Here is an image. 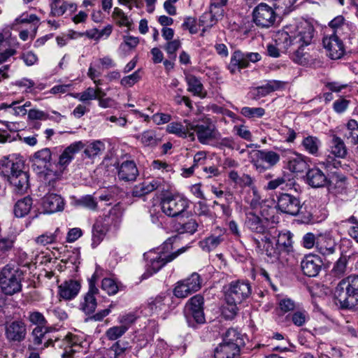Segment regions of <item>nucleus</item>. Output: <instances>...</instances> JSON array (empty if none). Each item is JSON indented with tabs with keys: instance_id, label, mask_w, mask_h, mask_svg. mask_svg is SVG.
I'll return each instance as SVG.
<instances>
[{
	"instance_id": "5",
	"label": "nucleus",
	"mask_w": 358,
	"mask_h": 358,
	"mask_svg": "<svg viewBox=\"0 0 358 358\" xmlns=\"http://www.w3.org/2000/svg\"><path fill=\"white\" fill-rule=\"evenodd\" d=\"M293 41L296 43V49H294V55L293 60L296 63L302 64L306 59L303 58L301 48L311 43L314 36L313 26L306 20H301L297 24L292 25Z\"/></svg>"
},
{
	"instance_id": "52",
	"label": "nucleus",
	"mask_w": 358,
	"mask_h": 358,
	"mask_svg": "<svg viewBox=\"0 0 358 358\" xmlns=\"http://www.w3.org/2000/svg\"><path fill=\"white\" fill-rule=\"evenodd\" d=\"M60 230L57 228L54 233L46 232L36 238V242L41 245H46L55 243L58 237Z\"/></svg>"
},
{
	"instance_id": "3",
	"label": "nucleus",
	"mask_w": 358,
	"mask_h": 358,
	"mask_svg": "<svg viewBox=\"0 0 358 358\" xmlns=\"http://www.w3.org/2000/svg\"><path fill=\"white\" fill-rule=\"evenodd\" d=\"M334 299L341 308L351 309L358 305V275H349L338 284Z\"/></svg>"
},
{
	"instance_id": "48",
	"label": "nucleus",
	"mask_w": 358,
	"mask_h": 358,
	"mask_svg": "<svg viewBox=\"0 0 358 358\" xmlns=\"http://www.w3.org/2000/svg\"><path fill=\"white\" fill-rule=\"evenodd\" d=\"M171 354V350L166 342L162 340L157 341L152 358H169Z\"/></svg>"
},
{
	"instance_id": "49",
	"label": "nucleus",
	"mask_w": 358,
	"mask_h": 358,
	"mask_svg": "<svg viewBox=\"0 0 358 358\" xmlns=\"http://www.w3.org/2000/svg\"><path fill=\"white\" fill-rule=\"evenodd\" d=\"M112 17L120 27H126L129 29L131 27V21L123 10L118 7L114 8Z\"/></svg>"
},
{
	"instance_id": "23",
	"label": "nucleus",
	"mask_w": 358,
	"mask_h": 358,
	"mask_svg": "<svg viewBox=\"0 0 358 358\" xmlns=\"http://www.w3.org/2000/svg\"><path fill=\"white\" fill-rule=\"evenodd\" d=\"M138 176V170L133 160H126L117 166V176L125 182L135 181Z\"/></svg>"
},
{
	"instance_id": "58",
	"label": "nucleus",
	"mask_w": 358,
	"mask_h": 358,
	"mask_svg": "<svg viewBox=\"0 0 358 358\" xmlns=\"http://www.w3.org/2000/svg\"><path fill=\"white\" fill-rule=\"evenodd\" d=\"M140 73L141 70L138 69L137 71H134L132 74L123 77L120 80L121 85L124 87H132L141 80V76Z\"/></svg>"
},
{
	"instance_id": "17",
	"label": "nucleus",
	"mask_w": 358,
	"mask_h": 358,
	"mask_svg": "<svg viewBox=\"0 0 358 358\" xmlns=\"http://www.w3.org/2000/svg\"><path fill=\"white\" fill-rule=\"evenodd\" d=\"M322 44L327 55L332 59H338L345 54V46L340 38V36L334 34H325Z\"/></svg>"
},
{
	"instance_id": "56",
	"label": "nucleus",
	"mask_w": 358,
	"mask_h": 358,
	"mask_svg": "<svg viewBox=\"0 0 358 358\" xmlns=\"http://www.w3.org/2000/svg\"><path fill=\"white\" fill-rule=\"evenodd\" d=\"M127 330L128 327L125 325L115 326L106 331V336L108 339L115 341L124 335Z\"/></svg>"
},
{
	"instance_id": "63",
	"label": "nucleus",
	"mask_w": 358,
	"mask_h": 358,
	"mask_svg": "<svg viewBox=\"0 0 358 358\" xmlns=\"http://www.w3.org/2000/svg\"><path fill=\"white\" fill-rule=\"evenodd\" d=\"M78 203L82 206L92 210H97V201L92 195H85L82 196Z\"/></svg>"
},
{
	"instance_id": "21",
	"label": "nucleus",
	"mask_w": 358,
	"mask_h": 358,
	"mask_svg": "<svg viewBox=\"0 0 358 358\" xmlns=\"http://www.w3.org/2000/svg\"><path fill=\"white\" fill-rule=\"evenodd\" d=\"M64 206V199L55 193H47L41 199V206L45 213L51 214L62 211Z\"/></svg>"
},
{
	"instance_id": "4",
	"label": "nucleus",
	"mask_w": 358,
	"mask_h": 358,
	"mask_svg": "<svg viewBox=\"0 0 358 358\" xmlns=\"http://www.w3.org/2000/svg\"><path fill=\"white\" fill-rule=\"evenodd\" d=\"M3 171L8 177L10 183L19 193L24 192L29 187V175L23 171L24 164L22 160L13 162L7 158L2 164Z\"/></svg>"
},
{
	"instance_id": "57",
	"label": "nucleus",
	"mask_w": 358,
	"mask_h": 358,
	"mask_svg": "<svg viewBox=\"0 0 358 358\" xmlns=\"http://www.w3.org/2000/svg\"><path fill=\"white\" fill-rule=\"evenodd\" d=\"M71 95L82 102H87L96 99V91L90 87L82 92L71 94Z\"/></svg>"
},
{
	"instance_id": "40",
	"label": "nucleus",
	"mask_w": 358,
	"mask_h": 358,
	"mask_svg": "<svg viewBox=\"0 0 358 358\" xmlns=\"http://www.w3.org/2000/svg\"><path fill=\"white\" fill-rule=\"evenodd\" d=\"M301 145L305 151L313 156L319 155V150L321 146V141L317 136H308L305 137Z\"/></svg>"
},
{
	"instance_id": "33",
	"label": "nucleus",
	"mask_w": 358,
	"mask_h": 358,
	"mask_svg": "<svg viewBox=\"0 0 358 358\" xmlns=\"http://www.w3.org/2000/svg\"><path fill=\"white\" fill-rule=\"evenodd\" d=\"M108 231V224L103 219L97 220L92 227V246L96 247L103 239Z\"/></svg>"
},
{
	"instance_id": "47",
	"label": "nucleus",
	"mask_w": 358,
	"mask_h": 358,
	"mask_svg": "<svg viewBox=\"0 0 358 358\" xmlns=\"http://www.w3.org/2000/svg\"><path fill=\"white\" fill-rule=\"evenodd\" d=\"M224 241L223 235H211L201 241V245L203 250L210 251L217 248Z\"/></svg>"
},
{
	"instance_id": "42",
	"label": "nucleus",
	"mask_w": 358,
	"mask_h": 358,
	"mask_svg": "<svg viewBox=\"0 0 358 358\" xmlns=\"http://www.w3.org/2000/svg\"><path fill=\"white\" fill-rule=\"evenodd\" d=\"M32 206V199L30 196H25L17 201L14 207L15 215L17 217H22L27 215Z\"/></svg>"
},
{
	"instance_id": "62",
	"label": "nucleus",
	"mask_w": 358,
	"mask_h": 358,
	"mask_svg": "<svg viewBox=\"0 0 358 358\" xmlns=\"http://www.w3.org/2000/svg\"><path fill=\"white\" fill-rule=\"evenodd\" d=\"M101 288L109 295H114L118 292L116 282L111 278H104L101 282Z\"/></svg>"
},
{
	"instance_id": "25",
	"label": "nucleus",
	"mask_w": 358,
	"mask_h": 358,
	"mask_svg": "<svg viewBox=\"0 0 358 358\" xmlns=\"http://www.w3.org/2000/svg\"><path fill=\"white\" fill-rule=\"evenodd\" d=\"M293 34L292 24L286 27L285 29L277 31L274 36L275 45L282 51H287L292 46L296 47V43L293 41Z\"/></svg>"
},
{
	"instance_id": "51",
	"label": "nucleus",
	"mask_w": 358,
	"mask_h": 358,
	"mask_svg": "<svg viewBox=\"0 0 358 358\" xmlns=\"http://www.w3.org/2000/svg\"><path fill=\"white\" fill-rule=\"evenodd\" d=\"M192 292H196L201 288L202 279L196 272L192 273L188 278L183 280Z\"/></svg>"
},
{
	"instance_id": "64",
	"label": "nucleus",
	"mask_w": 358,
	"mask_h": 358,
	"mask_svg": "<svg viewBox=\"0 0 358 358\" xmlns=\"http://www.w3.org/2000/svg\"><path fill=\"white\" fill-rule=\"evenodd\" d=\"M308 318V315L306 310H297L292 315V321L297 327L303 326Z\"/></svg>"
},
{
	"instance_id": "53",
	"label": "nucleus",
	"mask_w": 358,
	"mask_h": 358,
	"mask_svg": "<svg viewBox=\"0 0 358 358\" xmlns=\"http://www.w3.org/2000/svg\"><path fill=\"white\" fill-rule=\"evenodd\" d=\"M127 348L126 343L117 341L108 349V356L109 358H120L124 355Z\"/></svg>"
},
{
	"instance_id": "27",
	"label": "nucleus",
	"mask_w": 358,
	"mask_h": 358,
	"mask_svg": "<svg viewBox=\"0 0 358 358\" xmlns=\"http://www.w3.org/2000/svg\"><path fill=\"white\" fill-rule=\"evenodd\" d=\"M336 243L329 235L320 234L317 237L316 248L323 256H329L335 252Z\"/></svg>"
},
{
	"instance_id": "61",
	"label": "nucleus",
	"mask_w": 358,
	"mask_h": 358,
	"mask_svg": "<svg viewBox=\"0 0 358 358\" xmlns=\"http://www.w3.org/2000/svg\"><path fill=\"white\" fill-rule=\"evenodd\" d=\"M348 133L345 137L350 141L358 136V122L354 119H350L345 124Z\"/></svg>"
},
{
	"instance_id": "26",
	"label": "nucleus",
	"mask_w": 358,
	"mask_h": 358,
	"mask_svg": "<svg viewBox=\"0 0 358 358\" xmlns=\"http://www.w3.org/2000/svg\"><path fill=\"white\" fill-rule=\"evenodd\" d=\"M50 15L54 17H60L66 12L70 14L75 13L77 10V4L64 0H54L49 2Z\"/></svg>"
},
{
	"instance_id": "37",
	"label": "nucleus",
	"mask_w": 358,
	"mask_h": 358,
	"mask_svg": "<svg viewBox=\"0 0 358 358\" xmlns=\"http://www.w3.org/2000/svg\"><path fill=\"white\" fill-rule=\"evenodd\" d=\"M308 166L306 157L300 154H296L290 157L287 163V168L292 173H302L307 169Z\"/></svg>"
},
{
	"instance_id": "55",
	"label": "nucleus",
	"mask_w": 358,
	"mask_h": 358,
	"mask_svg": "<svg viewBox=\"0 0 358 358\" xmlns=\"http://www.w3.org/2000/svg\"><path fill=\"white\" fill-rule=\"evenodd\" d=\"M192 293L183 280L178 281L173 289V294L177 298L184 299Z\"/></svg>"
},
{
	"instance_id": "39",
	"label": "nucleus",
	"mask_w": 358,
	"mask_h": 358,
	"mask_svg": "<svg viewBox=\"0 0 358 358\" xmlns=\"http://www.w3.org/2000/svg\"><path fill=\"white\" fill-rule=\"evenodd\" d=\"M280 87V82L277 80H270L265 85L257 87L252 91V95L254 98L263 97L272 92H274Z\"/></svg>"
},
{
	"instance_id": "60",
	"label": "nucleus",
	"mask_w": 358,
	"mask_h": 358,
	"mask_svg": "<svg viewBox=\"0 0 358 358\" xmlns=\"http://www.w3.org/2000/svg\"><path fill=\"white\" fill-rule=\"evenodd\" d=\"M241 114L246 117H262L265 114V110L263 108H250L243 107L241 109Z\"/></svg>"
},
{
	"instance_id": "45",
	"label": "nucleus",
	"mask_w": 358,
	"mask_h": 358,
	"mask_svg": "<svg viewBox=\"0 0 358 358\" xmlns=\"http://www.w3.org/2000/svg\"><path fill=\"white\" fill-rule=\"evenodd\" d=\"M105 148V144L102 141H94L85 147L84 154L87 158H94L101 154Z\"/></svg>"
},
{
	"instance_id": "38",
	"label": "nucleus",
	"mask_w": 358,
	"mask_h": 358,
	"mask_svg": "<svg viewBox=\"0 0 358 358\" xmlns=\"http://www.w3.org/2000/svg\"><path fill=\"white\" fill-rule=\"evenodd\" d=\"M223 10L210 9L209 12L204 13L199 18V24L206 28L212 27L217 21L218 17L222 16Z\"/></svg>"
},
{
	"instance_id": "30",
	"label": "nucleus",
	"mask_w": 358,
	"mask_h": 358,
	"mask_svg": "<svg viewBox=\"0 0 358 358\" xmlns=\"http://www.w3.org/2000/svg\"><path fill=\"white\" fill-rule=\"evenodd\" d=\"M348 31H349L348 22L343 15H338L329 22L325 34L341 36L347 33Z\"/></svg>"
},
{
	"instance_id": "59",
	"label": "nucleus",
	"mask_w": 358,
	"mask_h": 358,
	"mask_svg": "<svg viewBox=\"0 0 358 358\" xmlns=\"http://www.w3.org/2000/svg\"><path fill=\"white\" fill-rule=\"evenodd\" d=\"M348 259L346 256L341 257L336 262L332 273L334 275L341 277L345 274L347 271Z\"/></svg>"
},
{
	"instance_id": "50",
	"label": "nucleus",
	"mask_w": 358,
	"mask_h": 358,
	"mask_svg": "<svg viewBox=\"0 0 358 358\" xmlns=\"http://www.w3.org/2000/svg\"><path fill=\"white\" fill-rule=\"evenodd\" d=\"M80 309L86 314H92L96 306L97 303L95 296L85 295L83 301L80 303Z\"/></svg>"
},
{
	"instance_id": "10",
	"label": "nucleus",
	"mask_w": 358,
	"mask_h": 358,
	"mask_svg": "<svg viewBox=\"0 0 358 358\" xmlns=\"http://www.w3.org/2000/svg\"><path fill=\"white\" fill-rule=\"evenodd\" d=\"M189 205V200L180 194L166 195L161 201L162 211L171 217L182 215Z\"/></svg>"
},
{
	"instance_id": "29",
	"label": "nucleus",
	"mask_w": 358,
	"mask_h": 358,
	"mask_svg": "<svg viewBox=\"0 0 358 358\" xmlns=\"http://www.w3.org/2000/svg\"><path fill=\"white\" fill-rule=\"evenodd\" d=\"M80 289V284L77 280L65 281L59 286V296L66 300L75 298Z\"/></svg>"
},
{
	"instance_id": "20",
	"label": "nucleus",
	"mask_w": 358,
	"mask_h": 358,
	"mask_svg": "<svg viewBox=\"0 0 358 358\" xmlns=\"http://www.w3.org/2000/svg\"><path fill=\"white\" fill-rule=\"evenodd\" d=\"M5 336L11 342H22L27 336V326L22 320H14L5 325Z\"/></svg>"
},
{
	"instance_id": "22",
	"label": "nucleus",
	"mask_w": 358,
	"mask_h": 358,
	"mask_svg": "<svg viewBox=\"0 0 358 358\" xmlns=\"http://www.w3.org/2000/svg\"><path fill=\"white\" fill-rule=\"evenodd\" d=\"M322 267L320 258L315 255H308L303 257L301 262L303 273L308 277L317 275Z\"/></svg>"
},
{
	"instance_id": "9",
	"label": "nucleus",
	"mask_w": 358,
	"mask_h": 358,
	"mask_svg": "<svg viewBox=\"0 0 358 358\" xmlns=\"http://www.w3.org/2000/svg\"><path fill=\"white\" fill-rule=\"evenodd\" d=\"M252 241L255 246V251L261 255H265L267 257V261L271 263L280 262L282 263L285 260V255L281 251L280 248L273 245L271 239V234L264 236V237L252 236Z\"/></svg>"
},
{
	"instance_id": "31",
	"label": "nucleus",
	"mask_w": 358,
	"mask_h": 358,
	"mask_svg": "<svg viewBox=\"0 0 358 358\" xmlns=\"http://www.w3.org/2000/svg\"><path fill=\"white\" fill-rule=\"evenodd\" d=\"M85 147L82 141H76L69 145L59 157L58 164L60 166L66 167L73 159L74 155Z\"/></svg>"
},
{
	"instance_id": "18",
	"label": "nucleus",
	"mask_w": 358,
	"mask_h": 358,
	"mask_svg": "<svg viewBox=\"0 0 358 358\" xmlns=\"http://www.w3.org/2000/svg\"><path fill=\"white\" fill-rule=\"evenodd\" d=\"M245 224L253 234L252 236L264 237L270 234L268 219L262 218L252 211L245 213Z\"/></svg>"
},
{
	"instance_id": "1",
	"label": "nucleus",
	"mask_w": 358,
	"mask_h": 358,
	"mask_svg": "<svg viewBox=\"0 0 358 358\" xmlns=\"http://www.w3.org/2000/svg\"><path fill=\"white\" fill-rule=\"evenodd\" d=\"M46 331L43 327H36L31 331L32 343L43 350L49 346H52L55 349L62 350L61 352L62 358H75V355L81 348L80 345V339L78 336L71 333L67 334L64 338H48Z\"/></svg>"
},
{
	"instance_id": "46",
	"label": "nucleus",
	"mask_w": 358,
	"mask_h": 358,
	"mask_svg": "<svg viewBox=\"0 0 358 358\" xmlns=\"http://www.w3.org/2000/svg\"><path fill=\"white\" fill-rule=\"evenodd\" d=\"M136 138L139 140L144 146H155L158 144V139L155 131L147 130L136 135Z\"/></svg>"
},
{
	"instance_id": "11",
	"label": "nucleus",
	"mask_w": 358,
	"mask_h": 358,
	"mask_svg": "<svg viewBox=\"0 0 358 358\" xmlns=\"http://www.w3.org/2000/svg\"><path fill=\"white\" fill-rule=\"evenodd\" d=\"M330 152L333 156L329 155L318 164L327 169H331V167L338 168L341 162L336 158L344 159L347 156L348 150L343 140L336 134L331 135Z\"/></svg>"
},
{
	"instance_id": "19",
	"label": "nucleus",
	"mask_w": 358,
	"mask_h": 358,
	"mask_svg": "<svg viewBox=\"0 0 358 358\" xmlns=\"http://www.w3.org/2000/svg\"><path fill=\"white\" fill-rule=\"evenodd\" d=\"M277 208L282 213L297 215L302 207L297 196L288 193H282L278 196Z\"/></svg>"
},
{
	"instance_id": "32",
	"label": "nucleus",
	"mask_w": 358,
	"mask_h": 358,
	"mask_svg": "<svg viewBox=\"0 0 358 358\" xmlns=\"http://www.w3.org/2000/svg\"><path fill=\"white\" fill-rule=\"evenodd\" d=\"M187 84V91L191 92L194 96L204 99L207 92L204 90V87L201 80L195 76L188 74L185 77Z\"/></svg>"
},
{
	"instance_id": "36",
	"label": "nucleus",
	"mask_w": 358,
	"mask_h": 358,
	"mask_svg": "<svg viewBox=\"0 0 358 358\" xmlns=\"http://www.w3.org/2000/svg\"><path fill=\"white\" fill-rule=\"evenodd\" d=\"M52 158L51 151L49 148H43L36 152L31 157L33 166L38 168H46Z\"/></svg>"
},
{
	"instance_id": "13",
	"label": "nucleus",
	"mask_w": 358,
	"mask_h": 358,
	"mask_svg": "<svg viewBox=\"0 0 358 358\" xmlns=\"http://www.w3.org/2000/svg\"><path fill=\"white\" fill-rule=\"evenodd\" d=\"M280 159V155L274 151L257 150L253 152L251 163L259 173H263L275 166Z\"/></svg>"
},
{
	"instance_id": "35",
	"label": "nucleus",
	"mask_w": 358,
	"mask_h": 358,
	"mask_svg": "<svg viewBox=\"0 0 358 358\" xmlns=\"http://www.w3.org/2000/svg\"><path fill=\"white\" fill-rule=\"evenodd\" d=\"M159 181L152 180V181H144L136 185L132 191V195L136 197H141L148 194L159 187Z\"/></svg>"
},
{
	"instance_id": "15",
	"label": "nucleus",
	"mask_w": 358,
	"mask_h": 358,
	"mask_svg": "<svg viewBox=\"0 0 358 358\" xmlns=\"http://www.w3.org/2000/svg\"><path fill=\"white\" fill-rule=\"evenodd\" d=\"M189 130L193 132L201 144H208L210 141L216 138L217 131L215 125L208 120L203 124L192 122L189 124Z\"/></svg>"
},
{
	"instance_id": "41",
	"label": "nucleus",
	"mask_w": 358,
	"mask_h": 358,
	"mask_svg": "<svg viewBox=\"0 0 358 358\" xmlns=\"http://www.w3.org/2000/svg\"><path fill=\"white\" fill-rule=\"evenodd\" d=\"M292 234L289 231L280 232L278 234V238L277 240V246L280 248L281 251L285 255L292 251Z\"/></svg>"
},
{
	"instance_id": "34",
	"label": "nucleus",
	"mask_w": 358,
	"mask_h": 358,
	"mask_svg": "<svg viewBox=\"0 0 358 358\" xmlns=\"http://www.w3.org/2000/svg\"><path fill=\"white\" fill-rule=\"evenodd\" d=\"M169 301L170 298L168 295L160 294L149 299L147 308L150 313H157L166 310L169 306Z\"/></svg>"
},
{
	"instance_id": "6",
	"label": "nucleus",
	"mask_w": 358,
	"mask_h": 358,
	"mask_svg": "<svg viewBox=\"0 0 358 358\" xmlns=\"http://www.w3.org/2000/svg\"><path fill=\"white\" fill-rule=\"evenodd\" d=\"M243 343L240 334L234 329H229L222 343L215 350V358H237L240 355V346Z\"/></svg>"
},
{
	"instance_id": "14",
	"label": "nucleus",
	"mask_w": 358,
	"mask_h": 358,
	"mask_svg": "<svg viewBox=\"0 0 358 358\" xmlns=\"http://www.w3.org/2000/svg\"><path fill=\"white\" fill-rule=\"evenodd\" d=\"M254 23L259 27L269 28L275 24L277 14L265 3L258 4L252 11Z\"/></svg>"
},
{
	"instance_id": "28",
	"label": "nucleus",
	"mask_w": 358,
	"mask_h": 358,
	"mask_svg": "<svg viewBox=\"0 0 358 358\" xmlns=\"http://www.w3.org/2000/svg\"><path fill=\"white\" fill-rule=\"evenodd\" d=\"M307 183L314 188L324 187L329 183L325 174L318 168L309 169L306 173Z\"/></svg>"
},
{
	"instance_id": "54",
	"label": "nucleus",
	"mask_w": 358,
	"mask_h": 358,
	"mask_svg": "<svg viewBox=\"0 0 358 358\" xmlns=\"http://www.w3.org/2000/svg\"><path fill=\"white\" fill-rule=\"evenodd\" d=\"M27 320L36 327H43V328L47 324L48 322L43 315L39 311H30L28 313Z\"/></svg>"
},
{
	"instance_id": "16",
	"label": "nucleus",
	"mask_w": 358,
	"mask_h": 358,
	"mask_svg": "<svg viewBox=\"0 0 358 358\" xmlns=\"http://www.w3.org/2000/svg\"><path fill=\"white\" fill-rule=\"evenodd\" d=\"M261 59V56L257 52H243L236 50L230 60L228 69L231 73L248 66L250 62H257Z\"/></svg>"
},
{
	"instance_id": "44",
	"label": "nucleus",
	"mask_w": 358,
	"mask_h": 358,
	"mask_svg": "<svg viewBox=\"0 0 358 358\" xmlns=\"http://www.w3.org/2000/svg\"><path fill=\"white\" fill-rule=\"evenodd\" d=\"M62 174V171H53L51 169H47L44 180L49 192L57 190V183L61 180Z\"/></svg>"
},
{
	"instance_id": "12",
	"label": "nucleus",
	"mask_w": 358,
	"mask_h": 358,
	"mask_svg": "<svg viewBox=\"0 0 358 358\" xmlns=\"http://www.w3.org/2000/svg\"><path fill=\"white\" fill-rule=\"evenodd\" d=\"M252 286L248 280H235L230 282L226 293L227 303H241L252 294Z\"/></svg>"
},
{
	"instance_id": "24",
	"label": "nucleus",
	"mask_w": 358,
	"mask_h": 358,
	"mask_svg": "<svg viewBox=\"0 0 358 358\" xmlns=\"http://www.w3.org/2000/svg\"><path fill=\"white\" fill-rule=\"evenodd\" d=\"M189 124L191 122L185 120L183 122H173L169 123L166 127V131L169 134H175L178 137L188 138L191 141H195V136L193 132L189 130Z\"/></svg>"
},
{
	"instance_id": "2",
	"label": "nucleus",
	"mask_w": 358,
	"mask_h": 358,
	"mask_svg": "<svg viewBox=\"0 0 358 358\" xmlns=\"http://www.w3.org/2000/svg\"><path fill=\"white\" fill-rule=\"evenodd\" d=\"M187 249V247H182L175 252H172L173 244L171 239H169L161 247L145 252L144 258L147 261V268L146 272L142 277L147 278L156 273L167 263L171 262L180 255L185 252Z\"/></svg>"
},
{
	"instance_id": "8",
	"label": "nucleus",
	"mask_w": 358,
	"mask_h": 358,
	"mask_svg": "<svg viewBox=\"0 0 358 358\" xmlns=\"http://www.w3.org/2000/svg\"><path fill=\"white\" fill-rule=\"evenodd\" d=\"M252 241L255 246V251L261 255H265L267 257V261L271 263L280 262L282 263L285 260V255L281 251L280 248L273 245L271 239V234L264 236V237L252 236Z\"/></svg>"
},
{
	"instance_id": "43",
	"label": "nucleus",
	"mask_w": 358,
	"mask_h": 358,
	"mask_svg": "<svg viewBox=\"0 0 358 358\" xmlns=\"http://www.w3.org/2000/svg\"><path fill=\"white\" fill-rule=\"evenodd\" d=\"M174 227L179 234H193L197 230L198 224L194 219L189 218L177 222Z\"/></svg>"
},
{
	"instance_id": "7",
	"label": "nucleus",
	"mask_w": 358,
	"mask_h": 358,
	"mask_svg": "<svg viewBox=\"0 0 358 358\" xmlns=\"http://www.w3.org/2000/svg\"><path fill=\"white\" fill-rule=\"evenodd\" d=\"M22 273L18 267L7 264L0 273V287L6 295H13L22 289Z\"/></svg>"
}]
</instances>
